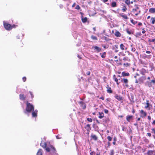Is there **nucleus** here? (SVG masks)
Here are the masks:
<instances>
[{
	"label": "nucleus",
	"instance_id": "obj_25",
	"mask_svg": "<svg viewBox=\"0 0 155 155\" xmlns=\"http://www.w3.org/2000/svg\"><path fill=\"white\" fill-rule=\"evenodd\" d=\"M151 20L152 21V23L154 24L155 22V18L152 17Z\"/></svg>",
	"mask_w": 155,
	"mask_h": 155
},
{
	"label": "nucleus",
	"instance_id": "obj_48",
	"mask_svg": "<svg viewBox=\"0 0 155 155\" xmlns=\"http://www.w3.org/2000/svg\"><path fill=\"white\" fill-rule=\"evenodd\" d=\"M146 53L148 54H150V53H151L150 51H146Z\"/></svg>",
	"mask_w": 155,
	"mask_h": 155
},
{
	"label": "nucleus",
	"instance_id": "obj_15",
	"mask_svg": "<svg viewBox=\"0 0 155 155\" xmlns=\"http://www.w3.org/2000/svg\"><path fill=\"white\" fill-rule=\"evenodd\" d=\"M120 15L121 17L124 19H128L127 16L125 15H124L122 13Z\"/></svg>",
	"mask_w": 155,
	"mask_h": 155
},
{
	"label": "nucleus",
	"instance_id": "obj_14",
	"mask_svg": "<svg viewBox=\"0 0 155 155\" xmlns=\"http://www.w3.org/2000/svg\"><path fill=\"white\" fill-rule=\"evenodd\" d=\"M91 137L93 140H97V137L95 135H94V134H91Z\"/></svg>",
	"mask_w": 155,
	"mask_h": 155
},
{
	"label": "nucleus",
	"instance_id": "obj_29",
	"mask_svg": "<svg viewBox=\"0 0 155 155\" xmlns=\"http://www.w3.org/2000/svg\"><path fill=\"white\" fill-rule=\"evenodd\" d=\"M106 54V53L105 52H104V53H103L101 55V57L103 58H105V57Z\"/></svg>",
	"mask_w": 155,
	"mask_h": 155
},
{
	"label": "nucleus",
	"instance_id": "obj_4",
	"mask_svg": "<svg viewBox=\"0 0 155 155\" xmlns=\"http://www.w3.org/2000/svg\"><path fill=\"white\" fill-rule=\"evenodd\" d=\"M92 48L94 49V50L96 51L97 52H99L101 51V48L97 46H93Z\"/></svg>",
	"mask_w": 155,
	"mask_h": 155
},
{
	"label": "nucleus",
	"instance_id": "obj_18",
	"mask_svg": "<svg viewBox=\"0 0 155 155\" xmlns=\"http://www.w3.org/2000/svg\"><path fill=\"white\" fill-rule=\"evenodd\" d=\"M146 70L144 69H142L141 71V74L143 75H144L146 73Z\"/></svg>",
	"mask_w": 155,
	"mask_h": 155
},
{
	"label": "nucleus",
	"instance_id": "obj_7",
	"mask_svg": "<svg viewBox=\"0 0 155 155\" xmlns=\"http://www.w3.org/2000/svg\"><path fill=\"white\" fill-rule=\"evenodd\" d=\"M37 112L38 111L37 110H35L34 111H33L32 114V116L34 117H36L37 116Z\"/></svg>",
	"mask_w": 155,
	"mask_h": 155
},
{
	"label": "nucleus",
	"instance_id": "obj_57",
	"mask_svg": "<svg viewBox=\"0 0 155 155\" xmlns=\"http://www.w3.org/2000/svg\"><path fill=\"white\" fill-rule=\"evenodd\" d=\"M116 82H117V84H118V85L120 83V82H118V81H116Z\"/></svg>",
	"mask_w": 155,
	"mask_h": 155
},
{
	"label": "nucleus",
	"instance_id": "obj_10",
	"mask_svg": "<svg viewBox=\"0 0 155 155\" xmlns=\"http://www.w3.org/2000/svg\"><path fill=\"white\" fill-rule=\"evenodd\" d=\"M133 117V116H127L126 117V119L127 121L129 122L130 121V120L132 119Z\"/></svg>",
	"mask_w": 155,
	"mask_h": 155
},
{
	"label": "nucleus",
	"instance_id": "obj_34",
	"mask_svg": "<svg viewBox=\"0 0 155 155\" xmlns=\"http://www.w3.org/2000/svg\"><path fill=\"white\" fill-rule=\"evenodd\" d=\"M140 10H139L137 12H135L134 14L135 15L137 16V15L139 14H140Z\"/></svg>",
	"mask_w": 155,
	"mask_h": 155
},
{
	"label": "nucleus",
	"instance_id": "obj_5",
	"mask_svg": "<svg viewBox=\"0 0 155 155\" xmlns=\"http://www.w3.org/2000/svg\"><path fill=\"white\" fill-rule=\"evenodd\" d=\"M121 82H123L125 84V86L127 87H128L129 85L128 84V80L127 79L124 78L121 80Z\"/></svg>",
	"mask_w": 155,
	"mask_h": 155
},
{
	"label": "nucleus",
	"instance_id": "obj_44",
	"mask_svg": "<svg viewBox=\"0 0 155 155\" xmlns=\"http://www.w3.org/2000/svg\"><path fill=\"white\" fill-rule=\"evenodd\" d=\"M150 82H151V83H152L153 84H155V79L154 80H151V81Z\"/></svg>",
	"mask_w": 155,
	"mask_h": 155
},
{
	"label": "nucleus",
	"instance_id": "obj_38",
	"mask_svg": "<svg viewBox=\"0 0 155 155\" xmlns=\"http://www.w3.org/2000/svg\"><path fill=\"white\" fill-rule=\"evenodd\" d=\"M146 104H147V106H146L145 107V108H147L148 107H149V103L148 102L146 103Z\"/></svg>",
	"mask_w": 155,
	"mask_h": 155
},
{
	"label": "nucleus",
	"instance_id": "obj_27",
	"mask_svg": "<svg viewBox=\"0 0 155 155\" xmlns=\"http://www.w3.org/2000/svg\"><path fill=\"white\" fill-rule=\"evenodd\" d=\"M127 9V8L125 6H123V8H122V11L123 12H124L126 11Z\"/></svg>",
	"mask_w": 155,
	"mask_h": 155
},
{
	"label": "nucleus",
	"instance_id": "obj_33",
	"mask_svg": "<svg viewBox=\"0 0 155 155\" xmlns=\"http://www.w3.org/2000/svg\"><path fill=\"white\" fill-rule=\"evenodd\" d=\"M125 3L127 5H129L130 3V0H126Z\"/></svg>",
	"mask_w": 155,
	"mask_h": 155
},
{
	"label": "nucleus",
	"instance_id": "obj_12",
	"mask_svg": "<svg viewBox=\"0 0 155 155\" xmlns=\"http://www.w3.org/2000/svg\"><path fill=\"white\" fill-rule=\"evenodd\" d=\"M122 75L123 77H125L126 76H128L129 75V73H125L124 72H123L122 73Z\"/></svg>",
	"mask_w": 155,
	"mask_h": 155
},
{
	"label": "nucleus",
	"instance_id": "obj_43",
	"mask_svg": "<svg viewBox=\"0 0 155 155\" xmlns=\"http://www.w3.org/2000/svg\"><path fill=\"white\" fill-rule=\"evenodd\" d=\"M131 50L132 51H133V52H134L136 50V49L135 48H134V47H132V48H131Z\"/></svg>",
	"mask_w": 155,
	"mask_h": 155
},
{
	"label": "nucleus",
	"instance_id": "obj_56",
	"mask_svg": "<svg viewBox=\"0 0 155 155\" xmlns=\"http://www.w3.org/2000/svg\"><path fill=\"white\" fill-rule=\"evenodd\" d=\"M146 32V31L145 30H143L142 31V33H143L144 34V33H145Z\"/></svg>",
	"mask_w": 155,
	"mask_h": 155
},
{
	"label": "nucleus",
	"instance_id": "obj_53",
	"mask_svg": "<svg viewBox=\"0 0 155 155\" xmlns=\"http://www.w3.org/2000/svg\"><path fill=\"white\" fill-rule=\"evenodd\" d=\"M75 5H76L75 3H74L72 5V7H74L75 6Z\"/></svg>",
	"mask_w": 155,
	"mask_h": 155
},
{
	"label": "nucleus",
	"instance_id": "obj_51",
	"mask_svg": "<svg viewBox=\"0 0 155 155\" xmlns=\"http://www.w3.org/2000/svg\"><path fill=\"white\" fill-rule=\"evenodd\" d=\"M31 95V97H33V94H32V92H31V91H30L29 92Z\"/></svg>",
	"mask_w": 155,
	"mask_h": 155
},
{
	"label": "nucleus",
	"instance_id": "obj_45",
	"mask_svg": "<svg viewBox=\"0 0 155 155\" xmlns=\"http://www.w3.org/2000/svg\"><path fill=\"white\" fill-rule=\"evenodd\" d=\"M22 79L24 82H25L26 80V78L25 77H23L22 78Z\"/></svg>",
	"mask_w": 155,
	"mask_h": 155
},
{
	"label": "nucleus",
	"instance_id": "obj_52",
	"mask_svg": "<svg viewBox=\"0 0 155 155\" xmlns=\"http://www.w3.org/2000/svg\"><path fill=\"white\" fill-rule=\"evenodd\" d=\"M148 119L149 120H150V119H151V117H150V116H148Z\"/></svg>",
	"mask_w": 155,
	"mask_h": 155
},
{
	"label": "nucleus",
	"instance_id": "obj_63",
	"mask_svg": "<svg viewBox=\"0 0 155 155\" xmlns=\"http://www.w3.org/2000/svg\"><path fill=\"white\" fill-rule=\"evenodd\" d=\"M101 99H102V100H104V98L103 97H101Z\"/></svg>",
	"mask_w": 155,
	"mask_h": 155
},
{
	"label": "nucleus",
	"instance_id": "obj_20",
	"mask_svg": "<svg viewBox=\"0 0 155 155\" xmlns=\"http://www.w3.org/2000/svg\"><path fill=\"white\" fill-rule=\"evenodd\" d=\"M42 150L41 149H39L38 150L37 155H42Z\"/></svg>",
	"mask_w": 155,
	"mask_h": 155
},
{
	"label": "nucleus",
	"instance_id": "obj_61",
	"mask_svg": "<svg viewBox=\"0 0 155 155\" xmlns=\"http://www.w3.org/2000/svg\"><path fill=\"white\" fill-rule=\"evenodd\" d=\"M150 18V16H148L147 17V19H149V18Z\"/></svg>",
	"mask_w": 155,
	"mask_h": 155
},
{
	"label": "nucleus",
	"instance_id": "obj_17",
	"mask_svg": "<svg viewBox=\"0 0 155 155\" xmlns=\"http://www.w3.org/2000/svg\"><path fill=\"white\" fill-rule=\"evenodd\" d=\"M115 97L116 99L119 101H120L122 99V97H121L117 95H115Z\"/></svg>",
	"mask_w": 155,
	"mask_h": 155
},
{
	"label": "nucleus",
	"instance_id": "obj_41",
	"mask_svg": "<svg viewBox=\"0 0 155 155\" xmlns=\"http://www.w3.org/2000/svg\"><path fill=\"white\" fill-rule=\"evenodd\" d=\"M149 41H150L151 42H154L155 41V39H150L149 40Z\"/></svg>",
	"mask_w": 155,
	"mask_h": 155
},
{
	"label": "nucleus",
	"instance_id": "obj_13",
	"mask_svg": "<svg viewBox=\"0 0 155 155\" xmlns=\"http://www.w3.org/2000/svg\"><path fill=\"white\" fill-rule=\"evenodd\" d=\"M149 12L151 13H153L155 12V8H151L149 10Z\"/></svg>",
	"mask_w": 155,
	"mask_h": 155
},
{
	"label": "nucleus",
	"instance_id": "obj_64",
	"mask_svg": "<svg viewBox=\"0 0 155 155\" xmlns=\"http://www.w3.org/2000/svg\"><path fill=\"white\" fill-rule=\"evenodd\" d=\"M103 47H104V49H106V46H103Z\"/></svg>",
	"mask_w": 155,
	"mask_h": 155
},
{
	"label": "nucleus",
	"instance_id": "obj_16",
	"mask_svg": "<svg viewBox=\"0 0 155 155\" xmlns=\"http://www.w3.org/2000/svg\"><path fill=\"white\" fill-rule=\"evenodd\" d=\"M99 115L98 116V117L100 119L104 117V114L103 113H99Z\"/></svg>",
	"mask_w": 155,
	"mask_h": 155
},
{
	"label": "nucleus",
	"instance_id": "obj_23",
	"mask_svg": "<svg viewBox=\"0 0 155 155\" xmlns=\"http://www.w3.org/2000/svg\"><path fill=\"white\" fill-rule=\"evenodd\" d=\"M123 60L124 61H130V59L128 57H126L123 58Z\"/></svg>",
	"mask_w": 155,
	"mask_h": 155
},
{
	"label": "nucleus",
	"instance_id": "obj_31",
	"mask_svg": "<svg viewBox=\"0 0 155 155\" xmlns=\"http://www.w3.org/2000/svg\"><path fill=\"white\" fill-rule=\"evenodd\" d=\"M86 127L88 130H90L91 128L90 127V125L89 124H87L86 126Z\"/></svg>",
	"mask_w": 155,
	"mask_h": 155
},
{
	"label": "nucleus",
	"instance_id": "obj_62",
	"mask_svg": "<svg viewBox=\"0 0 155 155\" xmlns=\"http://www.w3.org/2000/svg\"><path fill=\"white\" fill-rule=\"evenodd\" d=\"M113 143V144L115 145V141Z\"/></svg>",
	"mask_w": 155,
	"mask_h": 155
},
{
	"label": "nucleus",
	"instance_id": "obj_49",
	"mask_svg": "<svg viewBox=\"0 0 155 155\" xmlns=\"http://www.w3.org/2000/svg\"><path fill=\"white\" fill-rule=\"evenodd\" d=\"M127 32L129 34H131V32L130 31H129L128 30H127Z\"/></svg>",
	"mask_w": 155,
	"mask_h": 155
},
{
	"label": "nucleus",
	"instance_id": "obj_8",
	"mask_svg": "<svg viewBox=\"0 0 155 155\" xmlns=\"http://www.w3.org/2000/svg\"><path fill=\"white\" fill-rule=\"evenodd\" d=\"M115 35L117 37H120L121 36V34L118 31H116L115 33Z\"/></svg>",
	"mask_w": 155,
	"mask_h": 155
},
{
	"label": "nucleus",
	"instance_id": "obj_37",
	"mask_svg": "<svg viewBox=\"0 0 155 155\" xmlns=\"http://www.w3.org/2000/svg\"><path fill=\"white\" fill-rule=\"evenodd\" d=\"M107 139L109 141H111L112 139V138L110 136H108L107 137Z\"/></svg>",
	"mask_w": 155,
	"mask_h": 155
},
{
	"label": "nucleus",
	"instance_id": "obj_54",
	"mask_svg": "<svg viewBox=\"0 0 155 155\" xmlns=\"http://www.w3.org/2000/svg\"><path fill=\"white\" fill-rule=\"evenodd\" d=\"M108 0H103V1L104 2H107Z\"/></svg>",
	"mask_w": 155,
	"mask_h": 155
},
{
	"label": "nucleus",
	"instance_id": "obj_39",
	"mask_svg": "<svg viewBox=\"0 0 155 155\" xmlns=\"http://www.w3.org/2000/svg\"><path fill=\"white\" fill-rule=\"evenodd\" d=\"M87 120L89 122H92V119L91 118H87Z\"/></svg>",
	"mask_w": 155,
	"mask_h": 155
},
{
	"label": "nucleus",
	"instance_id": "obj_35",
	"mask_svg": "<svg viewBox=\"0 0 155 155\" xmlns=\"http://www.w3.org/2000/svg\"><path fill=\"white\" fill-rule=\"evenodd\" d=\"M113 79L116 82L118 81V80L116 78L115 75H114L113 76Z\"/></svg>",
	"mask_w": 155,
	"mask_h": 155
},
{
	"label": "nucleus",
	"instance_id": "obj_21",
	"mask_svg": "<svg viewBox=\"0 0 155 155\" xmlns=\"http://www.w3.org/2000/svg\"><path fill=\"white\" fill-rule=\"evenodd\" d=\"M139 7L137 6L135 8H134L133 9V12L134 13H135V12H136L137 11H138L139 10Z\"/></svg>",
	"mask_w": 155,
	"mask_h": 155
},
{
	"label": "nucleus",
	"instance_id": "obj_24",
	"mask_svg": "<svg viewBox=\"0 0 155 155\" xmlns=\"http://www.w3.org/2000/svg\"><path fill=\"white\" fill-rule=\"evenodd\" d=\"M87 20V18L86 17H84V18H82V21L84 23L86 22Z\"/></svg>",
	"mask_w": 155,
	"mask_h": 155
},
{
	"label": "nucleus",
	"instance_id": "obj_58",
	"mask_svg": "<svg viewBox=\"0 0 155 155\" xmlns=\"http://www.w3.org/2000/svg\"><path fill=\"white\" fill-rule=\"evenodd\" d=\"M135 83H138V81H137V80H136Z\"/></svg>",
	"mask_w": 155,
	"mask_h": 155
},
{
	"label": "nucleus",
	"instance_id": "obj_36",
	"mask_svg": "<svg viewBox=\"0 0 155 155\" xmlns=\"http://www.w3.org/2000/svg\"><path fill=\"white\" fill-rule=\"evenodd\" d=\"M124 65L126 67H128L130 66V64L128 63H124Z\"/></svg>",
	"mask_w": 155,
	"mask_h": 155
},
{
	"label": "nucleus",
	"instance_id": "obj_50",
	"mask_svg": "<svg viewBox=\"0 0 155 155\" xmlns=\"http://www.w3.org/2000/svg\"><path fill=\"white\" fill-rule=\"evenodd\" d=\"M147 135L148 136H149V137H150L151 136V134L150 133H147Z\"/></svg>",
	"mask_w": 155,
	"mask_h": 155
},
{
	"label": "nucleus",
	"instance_id": "obj_55",
	"mask_svg": "<svg viewBox=\"0 0 155 155\" xmlns=\"http://www.w3.org/2000/svg\"><path fill=\"white\" fill-rule=\"evenodd\" d=\"M138 25L139 26L141 25H142V24L141 23H139L138 24Z\"/></svg>",
	"mask_w": 155,
	"mask_h": 155
},
{
	"label": "nucleus",
	"instance_id": "obj_30",
	"mask_svg": "<svg viewBox=\"0 0 155 155\" xmlns=\"http://www.w3.org/2000/svg\"><path fill=\"white\" fill-rule=\"evenodd\" d=\"M91 38L93 40H97V38L96 37L94 36V35H92L91 36Z\"/></svg>",
	"mask_w": 155,
	"mask_h": 155
},
{
	"label": "nucleus",
	"instance_id": "obj_2",
	"mask_svg": "<svg viewBox=\"0 0 155 155\" xmlns=\"http://www.w3.org/2000/svg\"><path fill=\"white\" fill-rule=\"evenodd\" d=\"M34 110V107L30 103L27 102V106L26 108V111H25V114H27V112H31L32 110Z\"/></svg>",
	"mask_w": 155,
	"mask_h": 155
},
{
	"label": "nucleus",
	"instance_id": "obj_26",
	"mask_svg": "<svg viewBox=\"0 0 155 155\" xmlns=\"http://www.w3.org/2000/svg\"><path fill=\"white\" fill-rule=\"evenodd\" d=\"M107 91L108 93H112V91L111 90V89L110 87H109L107 90Z\"/></svg>",
	"mask_w": 155,
	"mask_h": 155
},
{
	"label": "nucleus",
	"instance_id": "obj_60",
	"mask_svg": "<svg viewBox=\"0 0 155 155\" xmlns=\"http://www.w3.org/2000/svg\"><path fill=\"white\" fill-rule=\"evenodd\" d=\"M56 138L57 139H60V138L58 136H56Z\"/></svg>",
	"mask_w": 155,
	"mask_h": 155
},
{
	"label": "nucleus",
	"instance_id": "obj_19",
	"mask_svg": "<svg viewBox=\"0 0 155 155\" xmlns=\"http://www.w3.org/2000/svg\"><path fill=\"white\" fill-rule=\"evenodd\" d=\"M145 79L144 77H141L139 79V81L140 83L143 82V81Z\"/></svg>",
	"mask_w": 155,
	"mask_h": 155
},
{
	"label": "nucleus",
	"instance_id": "obj_32",
	"mask_svg": "<svg viewBox=\"0 0 155 155\" xmlns=\"http://www.w3.org/2000/svg\"><path fill=\"white\" fill-rule=\"evenodd\" d=\"M147 85L149 87H150L152 86V84L151 82H147Z\"/></svg>",
	"mask_w": 155,
	"mask_h": 155
},
{
	"label": "nucleus",
	"instance_id": "obj_59",
	"mask_svg": "<svg viewBox=\"0 0 155 155\" xmlns=\"http://www.w3.org/2000/svg\"><path fill=\"white\" fill-rule=\"evenodd\" d=\"M153 124H155V120H154L153 122Z\"/></svg>",
	"mask_w": 155,
	"mask_h": 155
},
{
	"label": "nucleus",
	"instance_id": "obj_1",
	"mask_svg": "<svg viewBox=\"0 0 155 155\" xmlns=\"http://www.w3.org/2000/svg\"><path fill=\"white\" fill-rule=\"evenodd\" d=\"M41 146L45 149L47 152H51L52 153H56V150L55 148L52 145L50 144L48 142H45L42 144V142L40 143Z\"/></svg>",
	"mask_w": 155,
	"mask_h": 155
},
{
	"label": "nucleus",
	"instance_id": "obj_42",
	"mask_svg": "<svg viewBox=\"0 0 155 155\" xmlns=\"http://www.w3.org/2000/svg\"><path fill=\"white\" fill-rule=\"evenodd\" d=\"M75 9H80V7L79 5H77Z\"/></svg>",
	"mask_w": 155,
	"mask_h": 155
},
{
	"label": "nucleus",
	"instance_id": "obj_9",
	"mask_svg": "<svg viewBox=\"0 0 155 155\" xmlns=\"http://www.w3.org/2000/svg\"><path fill=\"white\" fill-rule=\"evenodd\" d=\"M120 48L123 50H124L125 49L126 50L127 49V48H125V46L123 44H121L120 45Z\"/></svg>",
	"mask_w": 155,
	"mask_h": 155
},
{
	"label": "nucleus",
	"instance_id": "obj_47",
	"mask_svg": "<svg viewBox=\"0 0 155 155\" xmlns=\"http://www.w3.org/2000/svg\"><path fill=\"white\" fill-rule=\"evenodd\" d=\"M86 74L88 75H89L90 74V72L89 71H88L87 72Z\"/></svg>",
	"mask_w": 155,
	"mask_h": 155
},
{
	"label": "nucleus",
	"instance_id": "obj_11",
	"mask_svg": "<svg viewBox=\"0 0 155 155\" xmlns=\"http://www.w3.org/2000/svg\"><path fill=\"white\" fill-rule=\"evenodd\" d=\"M19 97L20 99L22 100H24L26 98V97L23 94H20Z\"/></svg>",
	"mask_w": 155,
	"mask_h": 155
},
{
	"label": "nucleus",
	"instance_id": "obj_3",
	"mask_svg": "<svg viewBox=\"0 0 155 155\" xmlns=\"http://www.w3.org/2000/svg\"><path fill=\"white\" fill-rule=\"evenodd\" d=\"M4 25L5 29L7 30H10L12 28H15V25H13L12 26L11 25L7 23H5L4 22Z\"/></svg>",
	"mask_w": 155,
	"mask_h": 155
},
{
	"label": "nucleus",
	"instance_id": "obj_22",
	"mask_svg": "<svg viewBox=\"0 0 155 155\" xmlns=\"http://www.w3.org/2000/svg\"><path fill=\"white\" fill-rule=\"evenodd\" d=\"M111 6L113 7H116L117 6L116 2H113L111 4Z\"/></svg>",
	"mask_w": 155,
	"mask_h": 155
},
{
	"label": "nucleus",
	"instance_id": "obj_6",
	"mask_svg": "<svg viewBox=\"0 0 155 155\" xmlns=\"http://www.w3.org/2000/svg\"><path fill=\"white\" fill-rule=\"evenodd\" d=\"M141 114V117H145L147 115V113L145 112H144L143 110H141L140 112Z\"/></svg>",
	"mask_w": 155,
	"mask_h": 155
},
{
	"label": "nucleus",
	"instance_id": "obj_40",
	"mask_svg": "<svg viewBox=\"0 0 155 155\" xmlns=\"http://www.w3.org/2000/svg\"><path fill=\"white\" fill-rule=\"evenodd\" d=\"M152 133H153L154 134H155V128H154L152 129Z\"/></svg>",
	"mask_w": 155,
	"mask_h": 155
},
{
	"label": "nucleus",
	"instance_id": "obj_28",
	"mask_svg": "<svg viewBox=\"0 0 155 155\" xmlns=\"http://www.w3.org/2000/svg\"><path fill=\"white\" fill-rule=\"evenodd\" d=\"M152 57V55H145V57L146 58H148V59H150Z\"/></svg>",
	"mask_w": 155,
	"mask_h": 155
},
{
	"label": "nucleus",
	"instance_id": "obj_46",
	"mask_svg": "<svg viewBox=\"0 0 155 155\" xmlns=\"http://www.w3.org/2000/svg\"><path fill=\"white\" fill-rule=\"evenodd\" d=\"M104 112L105 113H106V114H107L108 113V110H106V109H105L104 110Z\"/></svg>",
	"mask_w": 155,
	"mask_h": 155
}]
</instances>
